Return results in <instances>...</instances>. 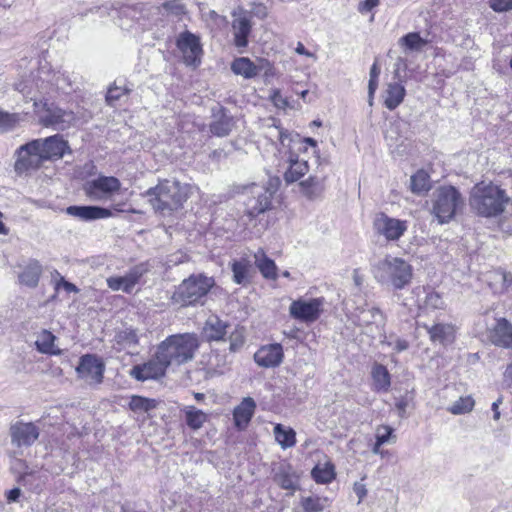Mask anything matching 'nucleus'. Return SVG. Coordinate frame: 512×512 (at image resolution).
<instances>
[{"label": "nucleus", "mask_w": 512, "mask_h": 512, "mask_svg": "<svg viewBox=\"0 0 512 512\" xmlns=\"http://www.w3.org/2000/svg\"><path fill=\"white\" fill-rule=\"evenodd\" d=\"M144 196L156 213L170 215L188 199V187L177 180L164 179L148 189Z\"/></svg>", "instance_id": "f257e3e1"}, {"label": "nucleus", "mask_w": 512, "mask_h": 512, "mask_svg": "<svg viewBox=\"0 0 512 512\" xmlns=\"http://www.w3.org/2000/svg\"><path fill=\"white\" fill-rule=\"evenodd\" d=\"M374 279L381 285L402 290L411 283L413 268L405 259L386 255L371 267Z\"/></svg>", "instance_id": "f03ea898"}, {"label": "nucleus", "mask_w": 512, "mask_h": 512, "mask_svg": "<svg viewBox=\"0 0 512 512\" xmlns=\"http://www.w3.org/2000/svg\"><path fill=\"white\" fill-rule=\"evenodd\" d=\"M199 348V339L195 333H182L168 336L157 347V359L168 367L180 366L191 361Z\"/></svg>", "instance_id": "7ed1b4c3"}, {"label": "nucleus", "mask_w": 512, "mask_h": 512, "mask_svg": "<svg viewBox=\"0 0 512 512\" xmlns=\"http://www.w3.org/2000/svg\"><path fill=\"white\" fill-rule=\"evenodd\" d=\"M470 206L482 217H496L505 210L509 197L505 190L492 183H478L470 192Z\"/></svg>", "instance_id": "20e7f679"}, {"label": "nucleus", "mask_w": 512, "mask_h": 512, "mask_svg": "<svg viewBox=\"0 0 512 512\" xmlns=\"http://www.w3.org/2000/svg\"><path fill=\"white\" fill-rule=\"evenodd\" d=\"M430 202V213L439 224L449 223L465 206L464 197L456 187L451 185L436 188Z\"/></svg>", "instance_id": "39448f33"}, {"label": "nucleus", "mask_w": 512, "mask_h": 512, "mask_svg": "<svg viewBox=\"0 0 512 512\" xmlns=\"http://www.w3.org/2000/svg\"><path fill=\"white\" fill-rule=\"evenodd\" d=\"M214 285L210 277L192 275L183 280L172 295V301L182 307L203 304L202 299Z\"/></svg>", "instance_id": "423d86ee"}, {"label": "nucleus", "mask_w": 512, "mask_h": 512, "mask_svg": "<svg viewBox=\"0 0 512 512\" xmlns=\"http://www.w3.org/2000/svg\"><path fill=\"white\" fill-rule=\"evenodd\" d=\"M39 145V140L35 139L15 151L14 170L17 174L36 170L45 162Z\"/></svg>", "instance_id": "0eeeda50"}, {"label": "nucleus", "mask_w": 512, "mask_h": 512, "mask_svg": "<svg viewBox=\"0 0 512 512\" xmlns=\"http://www.w3.org/2000/svg\"><path fill=\"white\" fill-rule=\"evenodd\" d=\"M373 228L377 235L389 242H394L398 241L408 230V222L379 212L374 217Z\"/></svg>", "instance_id": "6e6552de"}, {"label": "nucleus", "mask_w": 512, "mask_h": 512, "mask_svg": "<svg viewBox=\"0 0 512 512\" xmlns=\"http://www.w3.org/2000/svg\"><path fill=\"white\" fill-rule=\"evenodd\" d=\"M323 306V298L297 299L290 304L289 314L301 322L312 323L320 317Z\"/></svg>", "instance_id": "1a4fd4ad"}, {"label": "nucleus", "mask_w": 512, "mask_h": 512, "mask_svg": "<svg viewBox=\"0 0 512 512\" xmlns=\"http://www.w3.org/2000/svg\"><path fill=\"white\" fill-rule=\"evenodd\" d=\"M176 45L181 51L186 65L194 67L200 65L203 49L197 35L190 31H184L179 34Z\"/></svg>", "instance_id": "9d476101"}, {"label": "nucleus", "mask_w": 512, "mask_h": 512, "mask_svg": "<svg viewBox=\"0 0 512 512\" xmlns=\"http://www.w3.org/2000/svg\"><path fill=\"white\" fill-rule=\"evenodd\" d=\"M121 183L118 178L113 176H99L89 181L85 186L86 195L94 201H104L118 192Z\"/></svg>", "instance_id": "9b49d317"}, {"label": "nucleus", "mask_w": 512, "mask_h": 512, "mask_svg": "<svg viewBox=\"0 0 512 512\" xmlns=\"http://www.w3.org/2000/svg\"><path fill=\"white\" fill-rule=\"evenodd\" d=\"M274 192L275 189L271 190L265 186L253 185L250 188L251 196L245 202L247 215L253 218L270 209Z\"/></svg>", "instance_id": "f8f14e48"}, {"label": "nucleus", "mask_w": 512, "mask_h": 512, "mask_svg": "<svg viewBox=\"0 0 512 512\" xmlns=\"http://www.w3.org/2000/svg\"><path fill=\"white\" fill-rule=\"evenodd\" d=\"M231 70L234 74L240 75L245 79L256 77L260 71L264 70L266 76L273 74L271 64L265 59H259L258 63H254L248 57H239L231 63Z\"/></svg>", "instance_id": "ddd939ff"}, {"label": "nucleus", "mask_w": 512, "mask_h": 512, "mask_svg": "<svg viewBox=\"0 0 512 512\" xmlns=\"http://www.w3.org/2000/svg\"><path fill=\"white\" fill-rule=\"evenodd\" d=\"M105 365L95 355L87 354L81 357L77 367L79 377L89 384H100L103 380Z\"/></svg>", "instance_id": "4468645a"}, {"label": "nucleus", "mask_w": 512, "mask_h": 512, "mask_svg": "<svg viewBox=\"0 0 512 512\" xmlns=\"http://www.w3.org/2000/svg\"><path fill=\"white\" fill-rule=\"evenodd\" d=\"M168 366L161 360L155 358L146 363L135 365L130 370V376L138 381L156 380L165 375Z\"/></svg>", "instance_id": "2eb2a0df"}, {"label": "nucleus", "mask_w": 512, "mask_h": 512, "mask_svg": "<svg viewBox=\"0 0 512 512\" xmlns=\"http://www.w3.org/2000/svg\"><path fill=\"white\" fill-rule=\"evenodd\" d=\"M232 15L234 45L237 48H245L248 45V37L252 30L251 17L248 12L243 10L234 11Z\"/></svg>", "instance_id": "dca6fc26"}, {"label": "nucleus", "mask_w": 512, "mask_h": 512, "mask_svg": "<svg viewBox=\"0 0 512 512\" xmlns=\"http://www.w3.org/2000/svg\"><path fill=\"white\" fill-rule=\"evenodd\" d=\"M12 444L21 446H31L39 437L38 427L29 422H16L10 428Z\"/></svg>", "instance_id": "f3484780"}, {"label": "nucleus", "mask_w": 512, "mask_h": 512, "mask_svg": "<svg viewBox=\"0 0 512 512\" xmlns=\"http://www.w3.org/2000/svg\"><path fill=\"white\" fill-rule=\"evenodd\" d=\"M284 358L283 347L279 343L261 346L254 354L255 362L264 368L279 366Z\"/></svg>", "instance_id": "a211bd4d"}, {"label": "nucleus", "mask_w": 512, "mask_h": 512, "mask_svg": "<svg viewBox=\"0 0 512 512\" xmlns=\"http://www.w3.org/2000/svg\"><path fill=\"white\" fill-rule=\"evenodd\" d=\"M489 340L492 344L505 349H512V323L506 318H499L489 330Z\"/></svg>", "instance_id": "6ab92c4d"}, {"label": "nucleus", "mask_w": 512, "mask_h": 512, "mask_svg": "<svg viewBox=\"0 0 512 512\" xmlns=\"http://www.w3.org/2000/svg\"><path fill=\"white\" fill-rule=\"evenodd\" d=\"M41 123L46 127H53L56 130L68 128L76 120L72 111H65L60 108L47 110L41 117Z\"/></svg>", "instance_id": "aec40b11"}, {"label": "nucleus", "mask_w": 512, "mask_h": 512, "mask_svg": "<svg viewBox=\"0 0 512 512\" xmlns=\"http://www.w3.org/2000/svg\"><path fill=\"white\" fill-rule=\"evenodd\" d=\"M356 314L357 324L363 328H366L369 332L373 331V326L376 329H380L385 324V317L383 312L376 307L371 308H358Z\"/></svg>", "instance_id": "412c9836"}, {"label": "nucleus", "mask_w": 512, "mask_h": 512, "mask_svg": "<svg viewBox=\"0 0 512 512\" xmlns=\"http://www.w3.org/2000/svg\"><path fill=\"white\" fill-rule=\"evenodd\" d=\"M66 213L70 216L84 221L96 219H105L113 216L110 209L99 206H76L72 205L66 208Z\"/></svg>", "instance_id": "4be33fe9"}, {"label": "nucleus", "mask_w": 512, "mask_h": 512, "mask_svg": "<svg viewBox=\"0 0 512 512\" xmlns=\"http://www.w3.org/2000/svg\"><path fill=\"white\" fill-rule=\"evenodd\" d=\"M40 150L42 152L44 161L54 158H62L67 148V142L60 136L54 135L45 139H38Z\"/></svg>", "instance_id": "5701e85b"}, {"label": "nucleus", "mask_w": 512, "mask_h": 512, "mask_svg": "<svg viewBox=\"0 0 512 512\" xmlns=\"http://www.w3.org/2000/svg\"><path fill=\"white\" fill-rule=\"evenodd\" d=\"M289 168L284 173V180L287 184L294 183L302 178L308 171L307 161L298 159V152L288 149Z\"/></svg>", "instance_id": "b1692460"}, {"label": "nucleus", "mask_w": 512, "mask_h": 512, "mask_svg": "<svg viewBox=\"0 0 512 512\" xmlns=\"http://www.w3.org/2000/svg\"><path fill=\"white\" fill-rule=\"evenodd\" d=\"M43 268L38 260L30 259L22 271L18 274V282L20 285L35 288L38 286Z\"/></svg>", "instance_id": "393cba45"}, {"label": "nucleus", "mask_w": 512, "mask_h": 512, "mask_svg": "<svg viewBox=\"0 0 512 512\" xmlns=\"http://www.w3.org/2000/svg\"><path fill=\"white\" fill-rule=\"evenodd\" d=\"M256 403L253 398L246 397L234 408L233 419L239 430H244L255 413Z\"/></svg>", "instance_id": "a878e982"}, {"label": "nucleus", "mask_w": 512, "mask_h": 512, "mask_svg": "<svg viewBox=\"0 0 512 512\" xmlns=\"http://www.w3.org/2000/svg\"><path fill=\"white\" fill-rule=\"evenodd\" d=\"M279 141L282 147L296 152L306 151L307 145L317 147V142L313 138H301L298 134L293 135L283 130L279 131Z\"/></svg>", "instance_id": "bb28decb"}, {"label": "nucleus", "mask_w": 512, "mask_h": 512, "mask_svg": "<svg viewBox=\"0 0 512 512\" xmlns=\"http://www.w3.org/2000/svg\"><path fill=\"white\" fill-rule=\"evenodd\" d=\"M405 95L406 89L401 83H388L382 94L383 104L392 111L403 102Z\"/></svg>", "instance_id": "cd10ccee"}, {"label": "nucleus", "mask_w": 512, "mask_h": 512, "mask_svg": "<svg viewBox=\"0 0 512 512\" xmlns=\"http://www.w3.org/2000/svg\"><path fill=\"white\" fill-rule=\"evenodd\" d=\"M325 179L316 176H309L299 183L301 193L309 200H316L322 197L325 191Z\"/></svg>", "instance_id": "c85d7f7f"}, {"label": "nucleus", "mask_w": 512, "mask_h": 512, "mask_svg": "<svg viewBox=\"0 0 512 512\" xmlns=\"http://www.w3.org/2000/svg\"><path fill=\"white\" fill-rule=\"evenodd\" d=\"M228 325L217 316H210L203 328V334L208 341H219L226 335Z\"/></svg>", "instance_id": "c756f323"}, {"label": "nucleus", "mask_w": 512, "mask_h": 512, "mask_svg": "<svg viewBox=\"0 0 512 512\" xmlns=\"http://www.w3.org/2000/svg\"><path fill=\"white\" fill-rule=\"evenodd\" d=\"M231 270L233 273V281L242 286H246L250 283L252 265L251 262L246 258L235 260L231 264Z\"/></svg>", "instance_id": "7c9ffc66"}, {"label": "nucleus", "mask_w": 512, "mask_h": 512, "mask_svg": "<svg viewBox=\"0 0 512 512\" xmlns=\"http://www.w3.org/2000/svg\"><path fill=\"white\" fill-rule=\"evenodd\" d=\"M255 265L259 269L262 276L266 279L276 280L277 279V266L275 262L267 257L262 249H259L254 254Z\"/></svg>", "instance_id": "2f4dec72"}, {"label": "nucleus", "mask_w": 512, "mask_h": 512, "mask_svg": "<svg viewBox=\"0 0 512 512\" xmlns=\"http://www.w3.org/2000/svg\"><path fill=\"white\" fill-rule=\"evenodd\" d=\"M432 342L448 344L454 340V327L450 324H435L431 327L426 326Z\"/></svg>", "instance_id": "473e14b6"}, {"label": "nucleus", "mask_w": 512, "mask_h": 512, "mask_svg": "<svg viewBox=\"0 0 512 512\" xmlns=\"http://www.w3.org/2000/svg\"><path fill=\"white\" fill-rule=\"evenodd\" d=\"M373 387L375 391L387 392L391 385L390 374L387 368L381 364H375L372 368Z\"/></svg>", "instance_id": "72a5a7b5"}, {"label": "nucleus", "mask_w": 512, "mask_h": 512, "mask_svg": "<svg viewBox=\"0 0 512 512\" xmlns=\"http://www.w3.org/2000/svg\"><path fill=\"white\" fill-rule=\"evenodd\" d=\"M276 442L282 449L291 448L296 444V432L282 424H276L273 429Z\"/></svg>", "instance_id": "f704fd0d"}, {"label": "nucleus", "mask_w": 512, "mask_h": 512, "mask_svg": "<svg viewBox=\"0 0 512 512\" xmlns=\"http://www.w3.org/2000/svg\"><path fill=\"white\" fill-rule=\"evenodd\" d=\"M274 481L285 490L292 492L298 489V477L290 468H281L274 477Z\"/></svg>", "instance_id": "c9c22d12"}, {"label": "nucleus", "mask_w": 512, "mask_h": 512, "mask_svg": "<svg viewBox=\"0 0 512 512\" xmlns=\"http://www.w3.org/2000/svg\"><path fill=\"white\" fill-rule=\"evenodd\" d=\"M186 424L193 430L200 429L207 421L208 416L202 410L194 406H187L184 409Z\"/></svg>", "instance_id": "e433bc0d"}, {"label": "nucleus", "mask_w": 512, "mask_h": 512, "mask_svg": "<svg viewBox=\"0 0 512 512\" xmlns=\"http://www.w3.org/2000/svg\"><path fill=\"white\" fill-rule=\"evenodd\" d=\"M55 339L56 337L50 331L43 330L39 334L35 345L41 353L57 355L60 353V350L54 347Z\"/></svg>", "instance_id": "4c0bfd02"}, {"label": "nucleus", "mask_w": 512, "mask_h": 512, "mask_svg": "<svg viewBox=\"0 0 512 512\" xmlns=\"http://www.w3.org/2000/svg\"><path fill=\"white\" fill-rule=\"evenodd\" d=\"M311 475L317 483H329L335 478L334 466L329 462L318 464L312 469Z\"/></svg>", "instance_id": "58836bf2"}, {"label": "nucleus", "mask_w": 512, "mask_h": 512, "mask_svg": "<svg viewBox=\"0 0 512 512\" xmlns=\"http://www.w3.org/2000/svg\"><path fill=\"white\" fill-rule=\"evenodd\" d=\"M233 127V119L225 114L210 124V131L213 135L224 137L229 135Z\"/></svg>", "instance_id": "ea45409f"}, {"label": "nucleus", "mask_w": 512, "mask_h": 512, "mask_svg": "<svg viewBox=\"0 0 512 512\" xmlns=\"http://www.w3.org/2000/svg\"><path fill=\"white\" fill-rule=\"evenodd\" d=\"M75 80L76 77L74 73H70L66 70L54 71L51 78V82L57 87V89L63 91H66L67 89H72Z\"/></svg>", "instance_id": "a19ab883"}, {"label": "nucleus", "mask_w": 512, "mask_h": 512, "mask_svg": "<svg viewBox=\"0 0 512 512\" xmlns=\"http://www.w3.org/2000/svg\"><path fill=\"white\" fill-rule=\"evenodd\" d=\"M411 191L416 194L430 189V177L424 170H418L410 179Z\"/></svg>", "instance_id": "79ce46f5"}, {"label": "nucleus", "mask_w": 512, "mask_h": 512, "mask_svg": "<svg viewBox=\"0 0 512 512\" xmlns=\"http://www.w3.org/2000/svg\"><path fill=\"white\" fill-rule=\"evenodd\" d=\"M106 282L107 286L112 291H122L127 294L131 293L135 287L127 274L123 276H111L107 278Z\"/></svg>", "instance_id": "37998d69"}, {"label": "nucleus", "mask_w": 512, "mask_h": 512, "mask_svg": "<svg viewBox=\"0 0 512 512\" xmlns=\"http://www.w3.org/2000/svg\"><path fill=\"white\" fill-rule=\"evenodd\" d=\"M399 43L407 50L420 51L427 44V41L419 33L411 32L401 37Z\"/></svg>", "instance_id": "c03bdc74"}, {"label": "nucleus", "mask_w": 512, "mask_h": 512, "mask_svg": "<svg viewBox=\"0 0 512 512\" xmlns=\"http://www.w3.org/2000/svg\"><path fill=\"white\" fill-rule=\"evenodd\" d=\"M474 405L475 402L471 396H464L452 403L447 410L454 415H461L472 411Z\"/></svg>", "instance_id": "a18cd8bd"}, {"label": "nucleus", "mask_w": 512, "mask_h": 512, "mask_svg": "<svg viewBox=\"0 0 512 512\" xmlns=\"http://www.w3.org/2000/svg\"><path fill=\"white\" fill-rule=\"evenodd\" d=\"M157 406L155 399L145 398L142 396H132L129 407L134 412H148Z\"/></svg>", "instance_id": "49530a36"}, {"label": "nucleus", "mask_w": 512, "mask_h": 512, "mask_svg": "<svg viewBox=\"0 0 512 512\" xmlns=\"http://www.w3.org/2000/svg\"><path fill=\"white\" fill-rule=\"evenodd\" d=\"M327 498L306 497L302 500V507L305 512H322L327 506Z\"/></svg>", "instance_id": "de8ad7c7"}, {"label": "nucleus", "mask_w": 512, "mask_h": 512, "mask_svg": "<svg viewBox=\"0 0 512 512\" xmlns=\"http://www.w3.org/2000/svg\"><path fill=\"white\" fill-rule=\"evenodd\" d=\"M130 91L131 89L125 84H118L117 81H115L107 91L106 102L113 106L115 102L121 98V96L128 94Z\"/></svg>", "instance_id": "09e8293b"}, {"label": "nucleus", "mask_w": 512, "mask_h": 512, "mask_svg": "<svg viewBox=\"0 0 512 512\" xmlns=\"http://www.w3.org/2000/svg\"><path fill=\"white\" fill-rule=\"evenodd\" d=\"M138 341V335L133 329H125L117 334V342L127 347H135Z\"/></svg>", "instance_id": "8fccbe9b"}, {"label": "nucleus", "mask_w": 512, "mask_h": 512, "mask_svg": "<svg viewBox=\"0 0 512 512\" xmlns=\"http://www.w3.org/2000/svg\"><path fill=\"white\" fill-rule=\"evenodd\" d=\"M18 122L17 114L0 111V131L7 132L12 130Z\"/></svg>", "instance_id": "3c124183"}, {"label": "nucleus", "mask_w": 512, "mask_h": 512, "mask_svg": "<svg viewBox=\"0 0 512 512\" xmlns=\"http://www.w3.org/2000/svg\"><path fill=\"white\" fill-rule=\"evenodd\" d=\"M229 342H230V347H229L230 351H232V352L238 351L244 345V342H245V336H244L243 330L235 329L230 334Z\"/></svg>", "instance_id": "603ef678"}, {"label": "nucleus", "mask_w": 512, "mask_h": 512, "mask_svg": "<svg viewBox=\"0 0 512 512\" xmlns=\"http://www.w3.org/2000/svg\"><path fill=\"white\" fill-rule=\"evenodd\" d=\"M148 271V265L146 263H140L132 267L126 274L130 281L135 286L140 278Z\"/></svg>", "instance_id": "864d4df0"}, {"label": "nucleus", "mask_w": 512, "mask_h": 512, "mask_svg": "<svg viewBox=\"0 0 512 512\" xmlns=\"http://www.w3.org/2000/svg\"><path fill=\"white\" fill-rule=\"evenodd\" d=\"M424 306L429 309H442L444 308V301L440 294L430 292L426 295Z\"/></svg>", "instance_id": "5fc2aeb1"}, {"label": "nucleus", "mask_w": 512, "mask_h": 512, "mask_svg": "<svg viewBox=\"0 0 512 512\" xmlns=\"http://www.w3.org/2000/svg\"><path fill=\"white\" fill-rule=\"evenodd\" d=\"M163 9L173 15L180 16L185 13V6L181 0H169L162 4Z\"/></svg>", "instance_id": "6e6d98bb"}, {"label": "nucleus", "mask_w": 512, "mask_h": 512, "mask_svg": "<svg viewBox=\"0 0 512 512\" xmlns=\"http://www.w3.org/2000/svg\"><path fill=\"white\" fill-rule=\"evenodd\" d=\"M379 75H380V67L375 62V63H373V65L371 66V69H370V79H369V84H368L369 94H370L371 98L375 94V91L378 87Z\"/></svg>", "instance_id": "4d7b16f0"}, {"label": "nucleus", "mask_w": 512, "mask_h": 512, "mask_svg": "<svg viewBox=\"0 0 512 512\" xmlns=\"http://www.w3.org/2000/svg\"><path fill=\"white\" fill-rule=\"evenodd\" d=\"M393 429L387 425H381L376 429V440L379 444H385L390 440Z\"/></svg>", "instance_id": "13d9d810"}, {"label": "nucleus", "mask_w": 512, "mask_h": 512, "mask_svg": "<svg viewBox=\"0 0 512 512\" xmlns=\"http://www.w3.org/2000/svg\"><path fill=\"white\" fill-rule=\"evenodd\" d=\"M489 4L495 12H507L512 10V0H489Z\"/></svg>", "instance_id": "bf43d9fd"}, {"label": "nucleus", "mask_w": 512, "mask_h": 512, "mask_svg": "<svg viewBox=\"0 0 512 512\" xmlns=\"http://www.w3.org/2000/svg\"><path fill=\"white\" fill-rule=\"evenodd\" d=\"M271 101L277 108L285 109L288 106V101L282 96L280 90L274 89L270 95Z\"/></svg>", "instance_id": "052dcab7"}, {"label": "nucleus", "mask_w": 512, "mask_h": 512, "mask_svg": "<svg viewBox=\"0 0 512 512\" xmlns=\"http://www.w3.org/2000/svg\"><path fill=\"white\" fill-rule=\"evenodd\" d=\"M55 274L57 276H59V280L56 282V286H55L56 289L63 287L65 289V291H67L68 293H71V292L77 293L78 292V288L73 283L66 281L62 276H60L58 271H55Z\"/></svg>", "instance_id": "680f3d73"}, {"label": "nucleus", "mask_w": 512, "mask_h": 512, "mask_svg": "<svg viewBox=\"0 0 512 512\" xmlns=\"http://www.w3.org/2000/svg\"><path fill=\"white\" fill-rule=\"evenodd\" d=\"M393 348L396 352H402L408 349L409 343L405 339L397 338L394 343L383 342Z\"/></svg>", "instance_id": "e2e57ef3"}, {"label": "nucleus", "mask_w": 512, "mask_h": 512, "mask_svg": "<svg viewBox=\"0 0 512 512\" xmlns=\"http://www.w3.org/2000/svg\"><path fill=\"white\" fill-rule=\"evenodd\" d=\"M353 491L358 497V503H360L367 495V489L365 484L362 482H356L353 486Z\"/></svg>", "instance_id": "0e129e2a"}, {"label": "nucleus", "mask_w": 512, "mask_h": 512, "mask_svg": "<svg viewBox=\"0 0 512 512\" xmlns=\"http://www.w3.org/2000/svg\"><path fill=\"white\" fill-rule=\"evenodd\" d=\"M379 4V0H365L359 7L360 12L371 11Z\"/></svg>", "instance_id": "69168bd1"}, {"label": "nucleus", "mask_w": 512, "mask_h": 512, "mask_svg": "<svg viewBox=\"0 0 512 512\" xmlns=\"http://www.w3.org/2000/svg\"><path fill=\"white\" fill-rule=\"evenodd\" d=\"M21 491L19 488H13L8 491L7 493V500L9 502H15L20 497Z\"/></svg>", "instance_id": "338daca9"}, {"label": "nucleus", "mask_w": 512, "mask_h": 512, "mask_svg": "<svg viewBox=\"0 0 512 512\" xmlns=\"http://www.w3.org/2000/svg\"><path fill=\"white\" fill-rule=\"evenodd\" d=\"M295 51L297 54L305 55L307 57L314 56L313 53L309 52L301 42H298Z\"/></svg>", "instance_id": "774afa93"}]
</instances>
